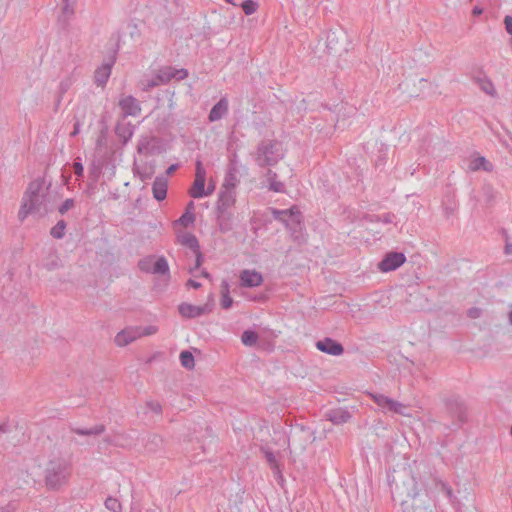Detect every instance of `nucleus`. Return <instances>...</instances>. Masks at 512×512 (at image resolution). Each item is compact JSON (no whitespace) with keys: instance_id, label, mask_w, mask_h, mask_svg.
Listing matches in <instances>:
<instances>
[{"instance_id":"f257e3e1","label":"nucleus","mask_w":512,"mask_h":512,"mask_svg":"<svg viewBox=\"0 0 512 512\" xmlns=\"http://www.w3.org/2000/svg\"><path fill=\"white\" fill-rule=\"evenodd\" d=\"M400 483L394 478L391 483L392 499L398 502L403 512H428L426 508H420L418 511L414 509L413 505H409L410 501H414L423 488V483L418 479L410 468H404L399 475Z\"/></svg>"},{"instance_id":"f03ea898","label":"nucleus","mask_w":512,"mask_h":512,"mask_svg":"<svg viewBox=\"0 0 512 512\" xmlns=\"http://www.w3.org/2000/svg\"><path fill=\"white\" fill-rule=\"evenodd\" d=\"M71 474V464L63 458H55L48 462L45 482L50 489H57L65 484Z\"/></svg>"},{"instance_id":"7ed1b4c3","label":"nucleus","mask_w":512,"mask_h":512,"mask_svg":"<svg viewBox=\"0 0 512 512\" xmlns=\"http://www.w3.org/2000/svg\"><path fill=\"white\" fill-rule=\"evenodd\" d=\"M282 157L278 142L264 140L258 145L256 162L260 167L274 166Z\"/></svg>"},{"instance_id":"20e7f679","label":"nucleus","mask_w":512,"mask_h":512,"mask_svg":"<svg viewBox=\"0 0 512 512\" xmlns=\"http://www.w3.org/2000/svg\"><path fill=\"white\" fill-rule=\"evenodd\" d=\"M270 211L275 220L282 222L292 232L301 229L302 215L296 207L293 206L285 210L270 208Z\"/></svg>"},{"instance_id":"39448f33","label":"nucleus","mask_w":512,"mask_h":512,"mask_svg":"<svg viewBox=\"0 0 512 512\" xmlns=\"http://www.w3.org/2000/svg\"><path fill=\"white\" fill-rule=\"evenodd\" d=\"M206 170L200 160L195 163V180L189 190V194L193 198H203L211 195L212 190H205Z\"/></svg>"},{"instance_id":"423d86ee","label":"nucleus","mask_w":512,"mask_h":512,"mask_svg":"<svg viewBox=\"0 0 512 512\" xmlns=\"http://www.w3.org/2000/svg\"><path fill=\"white\" fill-rule=\"evenodd\" d=\"M43 185V180L32 181L23 197V200L28 202V205L35 213H42L41 206L43 204L44 195L40 192L42 191Z\"/></svg>"},{"instance_id":"0eeeda50","label":"nucleus","mask_w":512,"mask_h":512,"mask_svg":"<svg viewBox=\"0 0 512 512\" xmlns=\"http://www.w3.org/2000/svg\"><path fill=\"white\" fill-rule=\"evenodd\" d=\"M405 261L406 256L403 252L390 251L387 252L378 263V268L382 272L394 271L402 266Z\"/></svg>"},{"instance_id":"6e6552de","label":"nucleus","mask_w":512,"mask_h":512,"mask_svg":"<svg viewBox=\"0 0 512 512\" xmlns=\"http://www.w3.org/2000/svg\"><path fill=\"white\" fill-rule=\"evenodd\" d=\"M213 310V303H206L202 306H196L183 302L178 306L179 314L187 319H194L202 315L208 314Z\"/></svg>"},{"instance_id":"1a4fd4ad","label":"nucleus","mask_w":512,"mask_h":512,"mask_svg":"<svg viewBox=\"0 0 512 512\" xmlns=\"http://www.w3.org/2000/svg\"><path fill=\"white\" fill-rule=\"evenodd\" d=\"M446 409L449 414L457 420L458 425L464 423L467 419L466 406L459 397H450L446 400Z\"/></svg>"},{"instance_id":"9d476101","label":"nucleus","mask_w":512,"mask_h":512,"mask_svg":"<svg viewBox=\"0 0 512 512\" xmlns=\"http://www.w3.org/2000/svg\"><path fill=\"white\" fill-rule=\"evenodd\" d=\"M347 36L342 30L328 31L326 34L325 45L329 53H338L342 49L347 50L344 46Z\"/></svg>"},{"instance_id":"9b49d317","label":"nucleus","mask_w":512,"mask_h":512,"mask_svg":"<svg viewBox=\"0 0 512 512\" xmlns=\"http://www.w3.org/2000/svg\"><path fill=\"white\" fill-rule=\"evenodd\" d=\"M216 223L221 233L232 231L236 225L237 217L233 210L215 211Z\"/></svg>"},{"instance_id":"f8f14e48","label":"nucleus","mask_w":512,"mask_h":512,"mask_svg":"<svg viewBox=\"0 0 512 512\" xmlns=\"http://www.w3.org/2000/svg\"><path fill=\"white\" fill-rule=\"evenodd\" d=\"M117 50H114L108 60H106L102 66L98 67L94 74L95 83L98 86H104L111 74V69L116 61Z\"/></svg>"},{"instance_id":"ddd939ff","label":"nucleus","mask_w":512,"mask_h":512,"mask_svg":"<svg viewBox=\"0 0 512 512\" xmlns=\"http://www.w3.org/2000/svg\"><path fill=\"white\" fill-rule=\"evenodd\" d=\"M316 348L321 352H324L329 355L339 356L343 354L344 347L343 345L330 337H325L322 340H318L316 342Z\"/></svg>"},{"instance_id":"4468645a","label":"nucleus","mask_w":512,"mask_h":512,"mask_svg":"<svg viewBox=\"0 0 512 512\" xmlns=\"http://www.w3.org/2000/svg\"><path fill=\"white\" fill-rule=\"evenodd\" d=\"M119 106L122 110L123 117L138 116L141 113L139 101L131 95L123 96L119 100Z\"/></svg>"},{"instance_id":"2eb2a0df","label":"nucleus","mask_w":512,"mask_h":512,"mask_svg":"<svg viewBox=\"0 0 512 512\" xmlns=\"http://www.w3.org/2000/svg\"><path fill=\"white\" fill-rule=\"evenodd\" d=\"M235 203L236 195L234 191L220 190L215 211L233 210Z\"/></svg>"},{"instance_id":"dca6fc26","label":"nucleus","mask_w":512,"mask_h":512,"mask_svg":"<svg viewBox=\"0 0 512 512\" xmlns=\"http://www.w3.org/2000/svg\"><path fill=\"white\" fill-rule=\"evenodd\" d=\"M242 287L253 288L258 287L263 282V276L256 270H243L239 276Z\"/></svg>"},{"instance_id":"f3484780","label":"nucleus","mask_w":512,"mask_h":512,"mask_svg":"<svg viewBox=\"0 0 512 512\" xmlns=\"http://www.w3.org/2000/svg\"><path fill=\"white\" fill-rule=\"evenodd\" d=\"M141 337L140 327H128L115 336V343L118 346H126Z\"/></svg>"},{"instance_id":"a211bd4d","label":"nucleus","mask_w":512,"mask_h":512,"mask_svg":"<svg viewBox=\"0 0 512 512\" xmlns=\"http://www.w3.org/2000/svg\"><path fill=\"white\" fill-rule=\"evenodd\" d=\"M168 181L164 176H157L152 185L153 197L157 201H163L167 196Z\"/></svg>"},{"instance_id":"6ab92c4d","label":"nucleus","mask_w":512,"mask_h":512,"mask_svg":"<svg viewBox=\"0 0 512 512\" xmlns=\"http://www.w3.org/2000/svg\"><path fill=\"white\" fill-rule=\"evenodd\" d=\"M326 417L333 424L340 425L347 423L351 418V414L349 411L339 408L328 411Z\"/></svg>"},{"instance_id":"aec40b11","label":"nucleus","mask_w":512,"mask_h":512,"mask_svg":"<svg viewBox=\"0 0 512 512\" xmlns=\"http://www.w3.org/2000/svg\"><path fill=\"white\" fill-rule=\"evenodd\" d=\"M228 110V102L225 98H221L210 110L208 119L211 122L220 120Z\"/></svg>"},{"instance_id":"412c9836","label":"nucleus","mask_w":512,"mask_h":512,"mask_svg":"<svg viewBox=\"0 0 512 512\" xmlns=\"http://www.w3.org/2000/svg\"><path fill=\"white\" fill-rule=\"evenodd\" d=\"M144 447L148 453H156L163 448L164 441L158 434H149L144 440Z\"/></svg>"},{"instance_id":"4be33fe9","label":"nucleus","mask_w":512,"mask_h":512,"mask_svg":"<svg viewBox=\"0 0 512 512\" xmlns=\"http://www.w3.org/2000/svg\"><path fill=\"white\" fill-rule=\"evenodd\" d=\"M236 173H237L236 167L234 165L229 166L227 173L225 175L224 183L222 185L221 190L233 191V189L236 188V186L239 183Z\"/></svg>"},{"instance_id":"5701e85b","label":"nucleus","mask_w":512,"mask_h":512,"mask_svg":"<svg viewBox=\"0 0 512 512\" xmlns=\"http://www.w3.org/2000/svg\"><path fill=\"white\" fill-rule=\"evenodd\" d=\"M71 431L80 436H98L105 432L106 427L103 424L95 425L91 428L71 427Z\"/></svg>"},{"instance_id":"b1692460","label":"nucleus","mask_w":512,"mask_h":512,"mask_svg":"<svg viewBox=\"0 0 512 512\" xmlns=\"http://www.w3.org/2000/svg\"><path fill=\"white\" fill-rule=\"evenodd\" d=\"M115 133L126 144L133 135V126L130 123H117Z\"/></svg>"},{"instance_id":"393cba45","label":"nucleus","mask_w":512,"mask_h":512,"mask_svg":"<svg viewBox=\"0 0 512 512\" xmlns=\"http://www.w3.org/2000/svg\"><path fill=\"white\" fill-rule=\"evenodd\" d=\"M469 169L471 171H477L483 169L484 171H491L493 169V165L486 160L485 157H477L470 161Z\"/></svg>"},{"instance_id":"a878e982","label":"nucleus","mask_w":512,"mask_h":512,"mask_svg":"<svg viewBox=\"0 0 512 512\" xmlns=\"http://www.w3.org/2000/svg\"><path fill=\"white\" fill-rule=\"evenodd\" d=\"M268 182H269V190L274 192H283L284 184L280 181H277V173L272 171L271 169L267 170L266 173Z\"/></svg>"},{"instance_id":"bb28decb","label":"nucleus","mask_w":512,"mask_h":512,"mask_svg":"<svg viewBox=\"0 0 512 512\" xmlns=\"http://www.w3.org/2000/svg\"><path fill=\"white\" fill-rule=\"evenodd\" d=\"M221 306L223 309L228 310L232 307L233 299L229 295V284L226 280L221 284Z\"/></svg>"},{"instance_id":"cd10ccee","label":"nucleus","mask_w":512,"mask_h":512,"mask_svg":"<svg viewBox=\"0 0 512 512\" xmlns=\"http://www.w3.org/2000/svg\"><path fill=\"white\" fill-rule=\"evenodd\" d=\"M179 242L182 245L190 248L193 252L198 251L200 249L198 239L196 238L195 235L191 233H185L184 235H182L179 239Z\"/></svg>"},{"instance_id":"c85d7f7f","label":"nucleus","mask_w":512,"mask_h":512,"mask_svg":"<svg viewBox=\"0 0 512 512\" xmlns=\"http://www.w3.org/2000/svg\"><path fill=\"white\" fill-rule=\"evenodd\" d=\"M152 272L154 274H159V275H166L169 273L168 262L163 256L158 257L155 260L153 268H152Z\"/></svg>"},{"instance_id":"c756f323","label":"nucleus","mask_w":512,"mask_h":512,"mask_svg":"<svg viewBox=\"0 0 512 512\" xmlns=\"http://www.w3.org/2000/svg\"><path fill=\"white\" fill-rule=\"evenodd\" d=\"M258 333L254 330L247 329L241 335V341L245 346L252 347L258 342Z\"/></svg>"},{"instance_id":"7c9ffc66","label":"nucleus","mask_w":512,"mask_h":512,"mask_svg":"<svg viewBox=\"0 0 512 512\" xmlns=\"http://www.w3.org/2000/svg\"><path fill=\"white\" fill-rule=\"evenodd\" d=\"M174 67H171V66H166V67H163L161 68L157 75H156V79L161 82V83H166L168 81H170L171 79H174Z\"/></svg>"},{"instance_id":"2f4dec72","label":"nucleus","mask_w":512,"mask_h":512,"mask_svg":"<svg viewBox=\"0 0 512 512\" xmlns=\"http://www.w3.org/2000/svg\"><path fill=\"white\" fill-rule=\"evenodd\" d=\"M261 450L264 453V456H265L266 461L268 462L270 468L273 471H276V472L279 473L280 472V467H279V463H278V461L276 459L275 454L270 449H267V448H262Z\"/></svg>"},{"instance_id":"473e14b6","label":"nucleus","mask_w":512,"mask_h":512,"mask_svg":"<svg viewBox=\"0 0 512 512\" xmlns=\"http://www.w3.org/2000/svg\"><path fill=\"white\" fill-rule=\"evenodd\" d=\"M476 82L478 83L480 89L488 95L494 96L495 89L493 83L487 78H476Z\"/></svg>"},{"instance_id":"72a5a7b5","label":"nucleus","mask_w":512,"mask_h":512,"mask_svg":"<svg viewBox=\"0 0 512 512\" xmlns=\"http://www.w3.org/2000/svg\"><path fill=\"white\" fill-rule=\"evenodd\" d=\"M180 362L181 365L186 369H191L194 367V356L193 354L188 350H183L180 353Z\"/></svg>"},{"instance_id":"f704fd0d","label":"nucleus","mask_w":512,"mask_h":512,"mask_svg":"<svg viewBox=\"0 0 512 512\" xmlns=\"http://www.w3.org/2000/svg\"><path fill=\"white\" fill-rule=\"evenodd\" d=\"M66 222L59 220L54 227H52L50 234L55 239H62L65 235Z\"/></svg>"},{"instance_id":"c9c22d12","label":"nucleus","mask_w":512,"mask_h":512,"mask_svg":"<svg viewBox=\"0 0 512 512\" xmlns=\"http://www.w3.org/2000/svg\"><path fill=\"white\" fill-rule=\"evenodd\" d=\"M482 194L484 197V201L486 205H491L495 199V191L493 187L489 184H485L482 187Z\"/></svg>"},{"instance_id":"e433bc0d","label":"nucleus","mask_w":512,"mask_h":512,"mask_svg":"<svg viewBox=\"0 0 512 512\" xmlns=\"http://www.w3.org/2000/svg\"><path fill=\"white\" fill-rule=\"evenodd\" d=\"M406 410H407V407L403 403L391 399V403H390L387 411H391L396 414L406 416L407 415Z\"/></svg>"},{"instance_id":"4c0bfd02","label":"nucleus","mask_w":512,"mask_h":512,"mask_svg":"<svg viewBox=\"0 0 512 512\" xmlns=\"http://www.w3.org/2000/svg\"><path fill=\"white\" fill-rule=\"evenodd\" d=\"M246 15H251L256 12L258 4L253 0H243L238 4Z\"/></svg>"},{"instance_id":"58836bf2","label":"nucleus","mask_w":512,"mask_h":512,"mask_svg":"<svg viewBox=\"0 0 512 512\" xmlns=\"http://www.w3.org/2000/svg\"><path fill=\"white\" fill-rule=\"evenodd\" d=\"M105 507L111 512H121L122 511V505H121L120 501L113 497H108L105 500Z\"/></svg>"},{"instance_id":"ea45409f","label":"nucleus","mask_w":512,"mask_h":512,"mask_svg":"<svg viewBox=\"0 0 512 512\" xmlns=\"http://www.w3.org/2000/svg\"><path fill=\"white\" fill-rule=\"evenodd\" d=\"M195 221V214L194 212L185 211L181 217L177 220V223L184 227H188L189 225L193 224Z\"/></svg>"},{"instance_id":"a19ab883","label":"nucleus","mask_w":512,"mask_h":512,"mask_svg":"<svg viewBox=\"0 0 512 512\" xmlns=\"http://www.w3.org/2000/svg\"><path fill=\"white\" fill-rule=\"evenodd\" d=\"M373 398L379 407H381L382 409H384L386 411L388 410V407L391 403V398H389L385 395H381V394L374 395Z\"/></svg>"},{"instance_id":"79ce46f5","label":"nucleus","mask_w":512,"mask_h":512,"mask_svg":"<svg viewBox=\"0 0 512 512\" xmlns=\"http://www.w3.org/2000/svg\"><path fill=\"white\" fill-rule=\"evenodd\" d=\"M35 213V211L28 205V202L23 200V203L18 212V217L20 221H23L28 214Z\"/></svg>"},{"instance_id":"37998d69","label":"nucleus","mask_w":512,"mask_h":512,"mask_svg":"<svg viewBox=\"0 0 512 512\" xmlns=\"http://www.w3.org/2000/svg\"><path fill=\"white\" fill-rule=\"evenodd\" d=\"M75 206V200L72 198L66 199L59 207L58 212L61 215L66 214L70 209H72Z\"/></svg>"},{"instance_id":"c03bdc74","label":"nucleus","mask_w":512,"mask_h":512,"mask_svg":"<svg viewBox=\"0 0 512 512\" xmlns=\"http://www.w3.org/2000/svg\"><path fill=\"white\" fill-rule=\"evenodd\" d=\"M146 408L157 415L162 413V406L157 400H148L146 402Z\"/></svg>"},{"instance_id":"a18cd8bd","label":"nucleus","mask_w":512,"mask_h":512,"mask_svg":"<svg viewBox=\"0 0 512 512\" xmlns=\"http://www.w3.org/2000/svg\"><path fill=\"white\" fill-rule=\"evenodd\" d=\"M73 171L75 173V175L80 178V177H83L84 175V167H83V164L81 162V158L80 157H77L74 162H73Z\"/></svg>"},{"instance_id":"49530a36","label":"nucleus","mask_w":512,"mask_h":512,"mask_svg":"<svg viewBox=\"0 0 512 512\" xmlns=\"http://www.w3.org/2000/svg\"><path fill=\"white\" fill-rule=\"evenodd\" d=\"M194 253L196 255L195 265L193 268H190V273H192L194 270L199 269L204 260L203 254L200 252V249L198 251H194Z\"/></svg>"},{"instance_id":"de8ad7c7","label":"nucleus","mask_w":512,"mask_h":512,"mask_svg":"<svg viewBox=\"0 0 512 512\" xmlns=\"http://www.w3.org/2000/svg\"><path fill=\"white\" fill-rule=\"evenodd\" d=\"M157 331H158V327L157 326H153V325H150V326H147V327H144V328H140L141 337L142 336L153 335Z\"/></svg>"},{"instance_id":"09e8293b","label":"nucleus","mask_w":512,"mask_h":512,"mask_svg":"<svg viewBox=\"0 0 512 512\" xmlns=\"http://www.w3.org/2000/svg\"><path fill=\"white\" fill-rule=\"evenodd\" d=\"M377 218V221H381L385 224L393 223L395 219V215L393 213H385L381 216H375Z\"/></svg>"},{"instance_id":"8fccbe9b","label":"nucleus","mask_w":512,"mask_h":512,"mask_svg":"<svg viewBox=\"0 0 512 512\" xmlns=\"http://www.w3.org/2000/svg\"><path fill=\"white\" fill-rule=\"evenodd\" d=\"M482 315V310L478 307L468 309L467 316L471 319H477Z\"/></svg>"},{"instance_id":"3c124183","label":"nucleus","mask_w":512,"mask_h":512,"mask_svg":"<svg viewBox=\"0 0 512 512\" xmlns=\"http://www.w3.org/2000/svg\"><path fill=\"white\" fill-rule=\"evenodd\" d=\"M174 79L176 80H183L188 76V71L184 68L176 69L174 68Z\"/></svg>"},{"instance_id":"603ef678","label":"nucleus","mask_w":512,"mask_h":512,"mask_svg":"<svg viewBox=\"0 0 512 512\" xmlns=\"http://www.w3.org/2000/svg\"><path fill=\"white\" fill-rule=\"evenodd\" d=\"M442 491L446 494V496L449 498V500L453 499V490L452 488L445 482L440 481L439 482Z\"/></svg>"},{"instance_id":"864d4df0","label":"nucleus","mask_w":512,"mask_h":512,"mask_svg":"<svg viewBox=\"0 0 512 512\" xmlns=\"http://www.w3.org/2000/svg\"><path fill=\"white\" fill-rule=\"evenodd\" d=\"M70 85H71V82L69 79H66V80H63L60 82V85H59L60 96L68 91V89L70 88Z\"/></svg>"},{"instance_id":"5fc2aeb1","label":"nucleus","mask_w":512,"mask_h":512,"mask_svg":"<svg viewBox=\"0 0 512 512\" xmlns=\"http://www.w3.org/2000/svg\"><path fill=\"white\" fill-rule=\"evenodd\" d=\"M504 25L507 33L512 36V16L506 15L504 17Z\"/></svg>"},{"instance_id":"6e6d98bb","label":"nucleus","mask_w":512,"mask_h":512,"mask_svg":"<svg viewBox=\"0 0 512 512\" xmlns=\"http://www.w3.org/2000/svg\"><path fill=\"white\" fill-rule=\"evenodd\" d=\"M149 148V142L148 141H142L137 146V151L140 154L147 153Z\"/></svg>"},{"instance_id":"4d7b16f0","label":"nucleus","mask_w":512,"mask_h":512,"mask_svg":"<svg viewBox=\"0 0 512 512\" xmlns=\"http://www.w3.org/2000/svg\"><path fill=\"white\" fill-rule=\"evenodd\" d=\"M16 509V504L14 502H10L5 506L0 507V512H14Z\"/></svg>"},{"instance_id":"13d9d810","label":"nucleus","mask_w":512,"mask_h":512,"mask_svg":"<svg viewBox=\"0 0 512 512\" xmlns=\"http://www.w3.org/2000/svg\"><path fill=\"white\" fill-rule=\"evenodd\" d=\"M65 2V5L63 7V14L67 16H71L74 14V10L72 7H70L68 0H63Z\"/></svg>"},{"instance_id":"bf43d9fd","label":"nucleus","mask_w":512,"mask_h":512,"mask_svg":"<svg viewBox=\"0 0 512 512\" xmlns=\"http://www.w3.org/2000/svg\"><path fill=\"white\" fill-rule=\"evenodd\" d=\"M186 285H187L188 287H192V288H194V289H198V288H200V287H201V283H200V282H197V281H195V280H193V279H189V280L187 281Z\"/></svg>"},{"instance_id":"052dcab7","label":"nucleus","mask_w":512,"mask_h":512,"mask_svg":"<svg viewBox=\"0 0 512 512\" xmlns=\"http://www.w3.org/2000/svg\"><path fill=\"white\" fill-rule=\"evenodd\" d=\"M0 432L1 433L11 432L10 425L7 422L0 423Z\"/></svg>"},{"instance_id":"680f3d73","label":"nucleus","mask_w":512,"mask_h":512,"mask_svg":"<svg viewBox=\"0 0 512 512\" xmlns=\"http://www.w3.org/2000/svg\"><path fill=\"white\" fill-rule=\"evenodd\" d=\"M179 168V164H172L166 169V175H172Z\"/></svg>"},{"instance_id":"e2e57ef3","label":"nucleus","mask_w":512,"mask_h":512,"mask_svg":"<svg viewBox=\"0 0 512 512\" xmlns=\"http://www.w3.org/2000/svg\"><path fill=\"white\" fill-rule=\"evenodd\" d=\"M45 266H46V268H47L48 270H50V271H51V270H54V269H56V268L58 267V263H57V261L52 260L51 262L46 263V265H45Z\"/></svg>"},{"instance_id":"0e129e2a","label":"nucleus","mask_w":512,"mask_h":512,"mask_svg":"<svg viewBox=\"0 0 512 512\" xmlns=\"http://www.w3.org/2000/svg\"><path fill=\"white\" fill-rule=\"evenodd\" d=\"M483 13V9L479 6H475L473 7L472 9V15L477 17V16H480L481 14Z\"/></svg>"},{"instance_id":"69168bd1","label":"nucleus","mask_w":512,"mask_h":512,"mask_svg":"<svg viewBox=\"0 0 512 512\" xmlns=\"http://www.w3.org/2000/svg\"><path fill=\"white\" fill-rule=\"evenodd\" d=\"M79 131H80V123H79V122H76V123L74 124L73 131L71 132V134H70V135H71L72 137H74V136H76V135L79 133Z\"/></svg>"},{"instance_id":"338daca9","label":"nucleus","mask_w":512,"mask_h":512,"mask_svg":"<svg viewBox=\"0 0 512 512\" xmlns=\"http://www.w3.org/2000/svg\"><path fill=\"white\" fill-rule=\"evenodd\" d=\"M157 85H158V81H156V80H151V81H149V82L147 83V85H146V87H145V90H149V89H151V88H153V87H155V86H157Z\"/></svg>"},{"instance_id":"774afa93","label":"nucleus","mask_w":512,"mask_h":512,"mask_svg":"<svg viewBox=\"0 0 512 512\" xmlns=\"http://www.w3.org/2000/svg\"><path fill=\"white\" fill-rule=\"evenodd\" d=\"M505 253L506 254H512V244L506 243V245H505Z\"/></svg>"}]
</instances>
